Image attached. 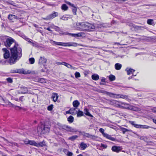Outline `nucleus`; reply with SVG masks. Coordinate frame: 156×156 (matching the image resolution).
Instances as JSON below:
<instances>
[{
  "label": "nucleus",
  "instance_id": "393cba45",
  "mask_svg": "<svg viewBox=\"0 0 156 156\" xmlns=\"http://www.w3.org/2000/svg\"><path fill=\"white\" fill-rule=\"evenodd\" d=\"M76 108H73L70 109L71 114L72 115H76L77 113V111L76 110Z\"/></svg>",
  "mask_w": 156,
  "mask_h": 156
},
{
  "label": "nucleus",
  "instance_id": "412c9836",
  "mask_svg": "<svg viewBox=\"0 0 156 156\" xmlns=\"http://www.w3.org/2000/svg\"><path fill=\"white\" fill-rule=\"evenodd\" d=\"M126 71H127L128 75L133 74V73L135 71V70L131 68H127L126 69Z\"/></svg>",
  "mask_w": 156,
  "mask_h": 156
},
{
  "label": "nucleus",
  "instance_id": "9b49d317",
  "mask_svg": "<svg viewBox=\"0 0 156 156\" xmlns=\"http://www.w3.org/2000/svg\"><path fill=\"white\" fill-rule=\"evenodd\" d=\"M2 50L4 52V58L5 59L9 58L10 57V53L9 51L5 48H3Z\"/></svg>",
  "mask_w": 156,
  "mask_h": 156
},
{
  "label": "nucleus",
  "instance_id": "58836bf2",
  "mask_svg": "<svg viewBox=\"0 0 156 156\" xmlns=\"http://www.w3.org/2000/svg\"><path fill=\"white\" fill-rule=\"evenodd\" d=\"M38 82L41 83H44L46 82V80L44 78H39L38 80Z\"/></svg>",
  "mask_w": 156,
  "mask_h": 156
},
{
  "label": "nucleus",
  "instance_id": "5fc2aeb1",
  "mask_svg": "<svg viewBox=\"0 0 156 156\" xmlns=\"http://www.w3.org/2000/svg\"><path fill=\"white\" fill-rule=\"evenodd\" d=\"M30 140H26L24 141V143L25 144H29Z\"/></svg>",
  "mask_w": 156,
  "mask_h": 156
},
{
  "label": "nucleus",
  "instance_id": "473e14b6",
  "mask_svg": "<svg viewBox=\"0 0 156 156\" xmlns=\"http://www.w3.org/2000/svg\"><path fill=\"white\" fill-rule=\"evenodd\" d=\"M29 144L33 146L36 147L37 143L34 140H30L29 141Z\"/></svg>",
  "mask_w": 156,
  "mask_h": 156
},
{
  "label": "nucleus",
  "instance_id": "f03ea898",
  "mask_svg": "<svg viewBox=\"0 0 156 156\" xmlns=\"http://www.w3.org/2000/svg\"><path fill=\"white\" fill-rule=\"evenodd\" d=\"M88 25H89V23H77L76 24V29L80 31H87Z\"/></svg>",
  "mask_w": 156,
  "mask_h": 156
},
{
  "label": "nucleus",
  "instance_id": "423d86ee",
  "mask_svg": "<svg viewBox=\"0 0 156 156\" xmlns=\"http://www.w3.org/2000/svg\"><path fill=\"white\" fill-rule=\"evenodd\" d=\"M124 106H123V107L122 108L128 109L135 111H138L140 110V109L138 108L130 105L127 103L126 105H125Z\"/></svg>",
  "mask_w": 156,
  "mask_h": 156
},
{
  "label": "nucleus",
  "instance_id": "c03bdc74",
  "mask_svg": "<svg viewBox=\"0 0 156 156\" xmlns=\"http://www.w3.org/2000/svg\"><path fill=\"white\" fill-rule=\"evenodd\" d=\"M121 131L123 134H125V132L129 131V130L124 128H121Z\"/></svg>",
  "mask_w": 156,
  "mask_h": 156
},
{
  "label": "nucleus",
  "instance_id": "4c0bfd02",
  "mask_svg": "<svg viewBox=\"0 0 156 156\" xmlns=\"http://www.w3.org/2000/svg\"><path fill=\"white\" fill-rule=\"evenodd\" d=\"M134 28L135 29L138 30H142V28H145L143 26H139L135 25Z\"/></svg>",
  "mask_w": 156,
  "mask_h": 156
},
{
  "label": "nucleus",
  "instance_id": "bf43d9fd",
  "mask_svg": "<svg viewBox=\"0 0 156 156\" xmlns=\"http://www.w3.org/2000/svg\"><path fill=\"white\" fill-rule=\"evenodd\" d=\"M44 29H46L47 30L50 31H51V32H52V31L50 29L49 27H48L47 28H46L44 27Z\"/></svg>",
  "mask_w": 156,
  "mask_h": 156
},
{
  "label": "nucleus",
  "instance_id": "a19ab883",
  "mask_svg": "<svg viewBox=\"0 0 156 156\" xmlns=\"http://www.w3.org/2000/svg\"><path fill=\"white\" fill-rule=\"evenodd\" d=\"M109 79L111 81H114L115 79V77L112 75H110L109 76Z\"/></svg>",
  "mask_w": 156,
  "mask_h": 156
},
{
  "label": "nucleus",
  "instance_id": "c9c22d12",
  "mask_svg": "<svg viewBox=\"0 0 156 156\" xmlns=\"http://www.w3.org/2000/svg\"><path fill=\"white\" fill-rule=\"evenodd\" d=\"M147 23L149 25H154V22H153V20L151 19H148L147 20Z\"/></svg>",
  "mask_w": 156,
  "mask_h": 156
},
{
  "label": "nucleus",
  "instance_id": "0eeeda50",
  "mask_svg": "<svg viewBox=\"0 0 156 156\" xmlns=\"http://www.w3.org/2000/svg\"><path fill=\"white\" fill-rule=\"evenodd\" d=\"M14 41L12 38H7L5 42V45L7 47H10L11 45L14 43Z\"/></svg>",
  "mask_w": 156,
  "mask_h": 156
},
{
  "label": "nucleus",
  "instance_id": "7c9ffc66",
  "mask_svg": "<svg viewBox=\"0 0 156 156\" xmlns=\"http://www.w3.org/2000/svg\"><path fill=\"white\" fill-rule=\"evenodd\" d=\"M63 151L64 152H65V151H67L66 155L67 156H72L73 155V153L72 152L69 151L67 149H64L63 150Z\"/></svg>",
  "mask_w": 156,
  "mask_h": 156
},
{
  "label": "nucleus",
  "instance_id": "774afa93",
  "mask_svg": "<svg viewBox=\"0 0 156 156\" xmlns=\"http://www.w3.org/2000/svg\"><path fill=\"white\" fill-rule=\"evenodd\" d=\"M140 139L141 140H143L144 139V137L143 136H141L140 138Z\"/></svg>",
  "mask_w": 156,
  "mask_h": 156
},
{
  "label": "nucleus",
  "instance_id": "39448f33",
  "mask_svg": "<svg viewBox=\"0 0 156 156\" xmlns=\"http://www.w3.org/2000/svg\"><path fill=\"white\" fill-rule=\"evenodd\" d=\"M99 131L100 132L102 133L104 137L112 141H114L115 140V139L114 138L112 137L111 135L107 133H105L104 132V129H103L101 128H100L99 129Z\"/></svg>",
  "mask_w": 156,
  "mask_h": 156
},
{
  "label": "nucleus",
  "instance_id": "72a5a7b5",
  "mask_svg": "<svg viewBox=\"0 0 156 156\" xmlns=\"http://www.w3.org/2000/svg\"><path fill=\"white\" fill-rule=\"evenodd\" d=\"M68 121L70 123H72L73 122L74 120V118L72 116H69L68 118Z\"/></svg>",
  "mask_w": 156,
  "mask_h": 156
},
{
  "label": "nucleus",
  "instance_id": "680f3d73",
  "mask_svg": "<svg viewBox=\"0 0 156 156\" xmlns=\"http://www.w3.org/2000/svg\"><path fill=\"white\" fill-rule=\"evenodd\" d=\"M119 104H121L124 105H126V103H124L123 102H121V101H119Z\"/></svg>",
  "mask_w": 156,
  "mask_h": 156
},
{
  "label": "nucleus",
  "instance_id": "5701e85b",
  "mask_svg": "<svg viewBox=\"0 0 156 156\" xmlns=\"http://www.w3.org/2000/svg\"><path fill=\"white\" fill-rule=\"evenodd\" d=\"M6 103H7L8 105L12 107L16 108V107H18L20 109H22V107L14 105L12 104L11 102H10L9 101H7L6 102Z\"/></svg>",
  "mask_w": 156,
  "mask_h": 156
},
{
  "label": "nucleus",
  "instance_id": "09e8293b",
  "mask_svg": "<svg viewBox=\"0 0 156 156\" xmlns=\"http://www.w3.org/2000/svg\"><path fill=\"white\" fill-rule=\"evenodd\" d=\"M60 19L63 20H68V18L66 17V16H62L60 18Z\"/></svg>",
  "mask_w": 156,
  "mask_h": 156
},
{
  "label": "nucleus",
  "instance_id": "9d476101",
  "mask_svg": "<svg viewBox=\"0 0 156 156\" xmlns=\"http://www.w3.org/2000/svg\"><path fill=\"white\" fill-rule=\"evenodd\" d=\"M15 73H22L24 74H30L31 73V71L29 70L27 71L24 70L23 69H19L17 71H15Z\"/></svg>",
  "mask_w": 156,
  "mask_h": 156
},
{
  "label": "nucleus",
  "instance_id": "052dcab7",
  "mask_svg": "<svg viewBox=\"0 0 156 156\" xmlns=\"http://www.w3.org/2000/svg\"><path fill=\"white\" fill-rule=\"evenodd\" d=\"M8 2V3H9V4H11V5H14V6H16V5H14V3H13V2H12V1L11 2Z\"/></svg>",
  "mask_w": 156,
  "mask_h": 156
},
{
  "label": "nucleus",
  "instance_id": "37998d69",
  "mask_svg": "<svg viewBox=\"0 0 156 156\" xmlns=\"http://www.w3.org/2000/svg\"><path fill=\"white\" fill-rule=\"evenodd\" d=\"M17 17L15 15H9L8 16V19L12 20L13 18H16Z\"/></svg>",
  "mask_w": 156,
  "mask_h": 156
},
{
  "label": "nucleus",
  "instance_id": "4d7b16f0",
  "mask_svg": "<svg viewBox=\"0 0 156 156\" xmlns=\"http://www.w3.org/2000/svg\"><path fill=\"white\" fill-rule=\"evenodd\" d=\"M64 62H56V64L58 65H64Z\"/></svg>",
  "mask_w": 156,
  "mask_h": 156
},
{
  "label": "nucleus",
  "instance_id": "8fccbe9b",
  "mask_svg": "<svg viewBox=\"0 0 156 156\" xmlns=\"http://www.w3.org/2000/svg\"><path fill=\"white\" fill-rule=\"evenodd\" d=\"M51 28H53L54 29H55L56 31H58L57 28H59V27L57 26H56L54 25L51 26L50 27Z\"/></svg>",
  "mask_w": 156,
  "mask_h": 156
},
{
  "label": "nucleus",
  "instance_id": "338daca9",
  "mask_svg": "<svg viewBox=\"0 0 156 156\" xmlns=\"http://www.w3.org/2000/svg\"><path fill=\"white\" fill-rule=\"evenodd\" d=\"M23 97H21L20 98H19V100L20 101H23L22 99H23Z\"/></svg>",
  "mask_w": 156,
  "mask_h": 156
},
{
  "label": "nucleus",
  "instance_id": "ddd939ff",
  "mask_svg": "<svg viewBox=\"0 0 156 156\" xmlns=\"http://www.w3.org/2000/svg\"><path fill=\"white\" fill-rule=\"evenodd\" d=\"M83 135L85 137L90 138L93 140H94L98 138V137L94 135H90L87 133H84Z\"/></svg>",
  "mask_w": 156,
  "mask_h": 156
},
{
  "label": "nucleus",
  "instance_id": "e2e57ef3",
  "mask_svg": "<svg viewBox=\"0 0 156 156\" xmlns=\"http://www.w3.org/2000/svg\"><path fill=\"white\" fill-rule=\"evenodd\" d=\"M105 79L104 78H102V79H101V81L102 82H105Z\"/></svg>",
  "mask_w": 156,
  "mask_h": 156
},
{
  "label": "nucleus",
  "instance_id": "a878e982",
  "mask_svg": "<svg viewBox=\"0 0 156 156\" xmlns=\"http://www.w3.org/2000/svg\"><path fill=\"white\" fill-rule=\"evenodd\" d=\"M80 146L82 150H84L87 147V144L83 142L80 143Z\"/></svg>",
  "mask_w": 156,
  "mask_h": 156
},
{
  "label": "nucleus",
  "instance_id": "c756f323",
  "mask_svg": "<svg viewBox=\"0 0 156 156\" xmlns=\"http://www.w3.org/2000/svg\"><path fill=\"white\" fill-rule=\"evenodd\" d=\"M63 65H64L65 66H66L69 68H70L71 69H74V68L71 65H70L69 64L67 63L66 62H64Z\"/></svg>",
  "mask_w": 156,
  "mask_h": 156
},
{
  "label": "nucleus",
  "instance_id": "de8ad7c7",
  "mask_svg": "<svg viewBox=\"0 0 156 156\" xmlns=\"http://www.w3.org/2000/svg\"><path fill=\"white\" fill-rule=\"evenodd\" d=\"M53 107V105H51L49 106L48 107V110L51 111L52 110Z\"/></svg>",
  "mask_w": 156,
  "mask_h": 156
},
{
  "label": "nucleus",
  "instance_id": "0e129e2a",
  "mask_svg": "<svg viewBox=\"0 0 156 156\" xmlns=\"http://www.w3.org/2000/svg\"><path fill=\"white\" fill-rule=\"evenodd\" d=\"M66 114H69V113L71 114V112L70 111V109L69 110V111H66Z\"/></svg>",
  "mask_w": 156,
  "mask_h": 156
},
{
  "label": "nucleus",
  "instance_id": "ea45409f",
  "mask_svg": "<svg viewBox=\"0 0 156 156\" xmlns=\"http://www.w3.org/2000/svg\"><path fill=\"white\" fill-rule=\"evenodd\" d=\"M73 8H72V11L73 13V14L74 15H76V12L77 11V8L75 6H73Z\"/></svg>",
  "mask_w": 156,
  "mask_h": 156
},
{
  "label": "nucleus",
  "instance_id": "4be33fe9",
  "mask_svg": "<svg viewBox=\"0 0 156 156\" xmlns=\"http://www.w3.org/2000/svg\"><path fill=\"white\" fill-rule=\"evenodd\" d=\"M80 103L77 100H75L73 101V105L74 108H77L80 105Z\"/></svg>",
  "mask_w": 156,
  "mask_h": 156
},
{
  "label": "nucleus",
  "instance_id": "49530a36",
  "mask_svg": "<svg viewBox=\"0 0 156 156\" xmlns=\"http://www.w3.org/2000/svg\"><path fill=\"white\" fill-rule=\"evenodd\" d=\"M75 77L76 78L80 77V73L78 72H76L75 73Z\"/></svg>",
  "mask_w": 156,
  "mask_h": 156
},
{
  "label": "nucleus",
  "instance_id": "3c124183",
  "mask_svg": "<svg viewBox=\"0 0 156 156\" xmlns=\"http://www.w3.org/2000/svg\"><path fill=\"white\" fill-rule=\"evenodd\" d=\"M66 3L67 4H68L70 6H71L72 7H73V6H75L73 4L69 2L66 1Z\"/></svg>",
  "mask_w": 156,
  "mask_h": 156
},
{
  "label": "nucleus",
  "instance_id": "13d9d810",
  "mask_svg": "<svg viewBox=\"0 0 156 156\" xmlns=\"http://www.w3.org/2000/svg\"><path fill=\"white\" fill-rule=\"evenodd\" d=\"M152 112L156 113V108H153L152 109Z\"/></svg>",
  "mask_w": 156,
  "mask_h": 156
},
{
  "label": "nucleus",
  "instance_id": "a18cd8bd",
  "mask_svg": "<svg viewBox=\"0 0 156 156\" xmlns=\"http://www.w3.org/2000/svg\"><path fill=\"white\" fill-rule=\"evenodd\" d=\"M78 137V136L77 135H75L69 138V140H74Z\"/></svg>",
  "mask_w": 156,
  "mask_h": 156
},
{
  "label": "nucleus",
  "instance_id": "f3484780",
  "mask_svg": "<svg viewBox=\"0 0 156 156\" xmlns=\"http://www.w3.org/2000/svg\"><path fill=\"white\" fill-rule=\"evenodd\" d=\"M47 61V59L46 58H44V57H41L39 60V64H45L46 63Z\"/></svg>",
  "mask_w": 156,
  "mask_h": 156
},
{
  "label": "nucleus",
  "instance_id": "7ed1b4c3",
  "mask_svg": "<svg viewBox=\"0 0 156 156\" xmlns=\"http://www.w3.org/2000/svg\"><path fill=\"white\" fill-rule=\"evenodd\" d=\"M52 41L55 44L63 46H73L76 47L77 45L80 46H83L81 44H78L77 43L73 42H69L67 43H63V42H58L55 41Z\"/></svg>",
  "mask_w": 156,
  "mask_h": 156
},
{
  "label": "nucleus",
  "instance_id": "c85d7f7f",
  "mask_svg": "<svg viewBox=\"0 0 156 156\" xmlns=\"http://www.w3.org/2000/svg\"><path fill=\"white\" fill-rule=\"evenodd\" d=\"M116 96L118 97V98H122L124 99H126L127 98L128 96L126 95H120L119 94H117Z\"/></svg>",
  "mask_w": 156,
  "mask_h": 156
},
{
  "label": "nucleus",
  "instance_id": "a211bd4d",
  "mask_svg": "<svg viewBox=\"0 0 156 156\" xmlns=\"http://www.w3.org/2000/svg\"><path fill=\"white\" fill-rule=\"evenodd\" d=\"M58 96L57 93H53L51 98L53 99V101L55 102L57 100Z\"/></svg>",
  "mask_w": 156,
  "mask_h": 156
},
{
  "label": "nucleus",
  "instance_id": "6e6552de",
  "mask_svg": "<svg viewBox=\"0 0 156 156\" xmlns=\"http://www.w3.org/2000/svg\"><path fill=\"white\" fill-rule=\"evenodd\" d=\"M109 101L110 102V104L112 105H114L115 106L119 108H122L123 107V106H121L119 104V101L114 100H110Z\"/></svg>",
  "mask_w": 156,
  "mask_h": 156
},
{
  "label": "nucleus",
  "instance_id": "f704fd0d",
  "mask_svg": "<svg viewBox=\"0 0 156 156\" xmlns=\"http://www.w3.org/2000/svg\"><path fill=\"white\" fill-rule=\"evenodd\" d=\"M61 8L62 10L64 11L67 10L68 9V7L66 5L64 4L62 5Z\"/></svg>",
  "mask_w": 156,
  "mask_h": 156
},
{
  "label": "nucleus",
  "instance_id": "20e7f679",
  "mask_svg": "<svg viewBox=\"0 0 156 156\" xmlns=\"http://www.w3.org/2000/svg\"><path fill=\"white\" fill-rule=\"evenodd\" d=\"M129 123L132 125L133 126L137 128L148 129L150 127L147 125H138L135 124V122L134 121H129Z\"/></svg>",
  "mask_w": 156,
  "mask_h": 156
},
{
  "label": "nucleus",
  "instance_id": "79ce46f5",
  "mask_svg": "<svg viewBox=\"0 0 156 156\" xmlns=\"http://www.w3.org/2000/svg\"><path fill=\"white\" fill-rule=\"evenodd\" d=\"M29 61L30 64H33L35 62V59L34 58H31L29 59Z\"/></svg>",
  "mask_w": 156,
  "mask_h": 156
},
{
  "label": "nucleus",
  "instance_id": "69168bd1",
  "mask_svg": "<svg viewBox=\"0 0 156 156\" xmlns=\"http://www.w3.org/2000/svg\"><path fill=\"white\" fill-rule=\"evenodd\" d=\"M1 138H2V139L3 140L5 141L6 142H8V141H7V140L6 139H5V138H4L3 137H1Z\"/></svg>",
  "mask_w": 156,
  "mask_h": 156
},
{
  "label": "nucleus",
  "instance_id": "b1692460",
  "mask_svg": "<svg viewBox=\"0 0 156 156\" xmlns=\"http://www.w3.org/2000/svg\"><path fill=\"white\" fill-rule=\"evenodd\" d=\"M122 67V65L119 63H117L115 64V68L117 70H119L121 69Z\"/></svg>",
  "mask_w": 156,
  "mask_h": 156
},
{
  "label": "nucleus",
  "instance_id": "6ab92c4d",
  "mask_svg": "<svg viewBox=\"0 0 156 156\" xmlns=\"http://www.w3.org/2000/svg\"><path fill=\"white\" fill-rule=\"evenodd\" d=\"M95 28V27L94 24L89 23L87 31H92Z\"/></svg>",
  "mask_w": 156,
  "mask_h": 156
},
{
  "label": "nucleus",
  "instance_id": "f8f14e48",
  "mask_svg": "<svg viewBox=\"0 0 156 156\" xmlns=\"http://www.w3.org/2000/svg\"><path fill=\"white\" fill-rule=\"evenodd\" d=\"M61 128L62 129H65L67 131H69L70 132H73L74 130V129H73L72 127L66 125H63L62 126H61Z\"/></svg>",
  "mask_w": 156,
  "mask_h": 156
},
{
  "label": "nucleus",
  "instance_id": "603ef678",
  "mask_svg": "<svg viewBox=\"0 0 156 156\" xmlns=\"http://www.w3.org/2000/svg\"><path fill=\"white\" fill-rule=\"evenodd\" d=\"M6 80L8 82H9L10 83H11L12 82V79L11 78H7Z\"/></svg>",
  "mask_w": 156,
  "mask_h": 156
},
{
  "label": "nucleus",
  "instance_id": "4468645a",
  "mask_svg": "<svg viewBox=\"0 0 156 156\" xmlns=\"http://www.w3.org/2000/svg\"><path fill=\"white\" fill-rule=\"evenodd\" d=\"M49 130V127L46 126L45 125L44 126L42 129H41V133L43 134H45L48 133Z\"/></svg>",
  "mask_w": 156,
  "mask_h": 156
},
{
  "label": "nucleus",
  "instance_id": "864d4df0",
  "mask_svg": "<svg viewBox=\"0 0 156 156\" xmlns=\"http://www.w3.org/2000/svg\"><path fill=\"white\" fill-rule=\"evenodd\" d=\"M101 146L103 147L104 149L106 148L107 146L106 145L104 144H101Z\"/></svg>",
  "mask_w": 156,
  "mask_h": 156
},
{
  "label": "nucleus",
  "instance_id": "dca6fc26",
  "mask_svg": "<svg viewBox=\"0 0 156 156\" xmlns=\"http://www.w3.org/2000/svg\"><path fill=\"white\" fill-rule=\"evenodd\" d=\"M83 34V33H80L78 34L68 33L69 35H71V36L74 37H81Z\"/></svg>",
  "mask_w": 156,
  "mask_h": 156
},
{
  "label": "nucleus",
  "instance_id": "e433bc0d",
  "mask_svg": "<svg viewBox=\"0 0 156 156\" xmlns=\"http://www.w3.org/2000/svg\"><path fill=\"white\" fill-rule=\"evenodd\" d=\"M77 117H80L82 116L83 115V112L80 110H79L78 112H77Z\"/></svg>",
  "mask_w": 156,
  "mask_h": 156
},
{
  "label": "nucleus",
  "instance_id": "1a4fd4ad",
  "mask_svg": "<svg viewBox=\"0 0 156 156\" xmlns=\"http://www.w3.org/2000/svg\"><path fill=\"white\" fill-rule=\"evenodd\" d=\"M58 12H54L53 13L48 16L45 18H43L42 19L45 20H49L54 18L58 16Z\"/></svg>",
  "mask_w": 156,
  "mask_h": 156
},
{
  "label": "nucleus",
  "instance_id": "bb28decb",
  "mask_svg": "<svg viewBox=\"0 0 156 156\" xmlns=\"http://www.w3.org/2000/svg\"><path fill=\"white\" fill-rule=\"evenodd\" d=\"M102 92L104 93L105 94H106L107 95H108L110 97H112L113 96V95H116H116L117 94H114L112 93L108 92L105 91H103Z\"/></svg>",
  "mask_w": 156,
  "mask_h": 156
},
{
  "label": "nucleus",
  "instance_id": "6e6d98bb",
  "mask_svg": "<svg viewBox=\"0 0 156 156\" xmlns=\"http://www.w3.org/2000/svg\"><path fill=\"white\" fill-rule=\"evenodd\" d=\"M129 26L130 27H133V28H134L135 25L133 24L132 23H130L129 24Z\"/></svg>",
  "mask_w": 156,
  "mask_h": 156
},
{
  "label": "nucleus",
  "instance_id": "2eb2a0df",
  "mask_svg": "<svg viewBox=\"0 0 156 156\" xmlns=\"http://www.w3.org/2000/svg\"><path fill=\"white\" fill-rule=\"evenodd\" d=\"M121 148L120 147L113 146L112 147V150L113 151L118 153L121 151Z\"/></svg>",
  "mask_w": 156,
  "mask_h": 156
},
{
  "label": "nucleus",
  "instance_id": "cd10ccee",
  "mask_svg": "<svg viewBox=\"0 0 156 156\" xmlns=\"http://www.w3.org/2000/svg\"><path fill=\"white\" fill-rule=\"evenodd\" d=\"M91 77L92 79L95 80H98L99 79V76L96 74L92 75Z\"/></svg>",
  "mask_w": 156,
  "mask_h": 156
},
{
  "label": "nucleus",
  "instance_id": "f257e3e1",
  "mask_svg": "<svg viewBox=\"0 0 156 156\" xmlns=\"http://www.w3.org/2000/svg\"><path fill=\"white\" fill-rule=\"evenodd\" d=\"M10 51L11 56L8 61L10 65H12L21 58L22 56V50L17 44H15L13 47L10 49Z\"/></svg>",
  "mask_w": 156,
  "mask_h": 156
},
{
  "label": "nucleus",
  "instance_id": "2f4dec72",
  "mask_svg": "<svg viewBox=\"0 0 156 156\" xmlns=\"http://www.w3.org/2000/svg\"><path fill=\"white\" fill-rule=\"evenodd\" d=\"M84 112L85 113V114L87 115H88V116H90V117H92V115H91L90 113L88 112V110L87 109V108H85L84 109Z\"/></svg>",
  "mask_w": 156,
  "mask_h": 156
},
{
  "label": "nucleus",
  "instance_id": "aec40b11",
  "mask_svg": "<svg viewBox=\"0 0 156 156\" xmlns=\"http://www.w3.org/2000/svg\"><path fill=\"white\" fill-rule=\"evenodd\" d=\"M45 145L46 143L45 142L44 140H43L41 142H40L39 143H37L36 147H43V146H45Z\"/></svg>",
  "mask_w": 156,
  "mask_h": 156
}]
</instances>
